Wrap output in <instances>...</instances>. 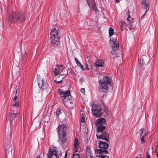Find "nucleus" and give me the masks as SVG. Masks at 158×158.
I'll return each instance as SVG.
<instances>
[{"mask_svg":"<svg viewBox=\"0 0 158 158\" xmlns=\"http://www.w3.org/2000/svg\"><path fill=\"white\" fill-rule=\"evenodd\" d=\"M26 19L25 15L22 12L12 11L8 15V20L9 23H16L21 24Z\"/></svg>","mask_w":158,"mask_h":158,"instance_id":"nucleus-1","label":"nucleus"},{"mask_svg":"<svg viewBox=\"0 0 158 158\" xmlns=\"http://www.w3.org/2000/svg\"><path fill=\"white\" fill-rule=\"evenodd\" d=\"M114 30L111 27H110L109 30V36L111 37L113 35V36L110 39V44L111 45L112 50L111 53L114 55L117 53L119 48L118 41V37L116 34H114Z\"/></svg>","mask_w":158,"mask_h":158,"instance_id":"nucleus-2","label":"nucleus"},{"mask_svg":"<svg viewBox=\"0 0 158 158\" xmlns=\"http://www.w3.org/2000/svg\"><path fill=\"white\" fill-rule=\"evenodd\" d=\"M99 146L100 149H96L95 150V153L103 152L105 154H108V152L107 150L109 147L108 143L106 142L99 141Z\"/></svg>","mask_w":158,"mask_h":158,"instance_id":"nucleus-3","label":"nucleus"},{"mask_svg":"<svg viewBox=\"0 0 158 158\" xmlns=\"http://www.w3.org/2000/svg\"><path fill=\"white\" fill-rule=\"evenodd\" d=\"M148 57L145 55L143 56L139 62L138 65L140 69L142 70L144 69L148 64Z\"/></svg>","mask_w":158,"mask_h":158,"instance_id":"nucleus-4","label":"nucleus"},{"mask_svg":"<svg viewBox=\"0 0 158 158\" xmlns=\"http://www.w3.org/2000/svg\"><path fill=\"white\" fill-rule=\"evenodd\" d=\"M47 158H59L57 154V148L54 147H51L47 154Z\"/></svg>","mask_w":158,"mask_h":158,"instance_id":"nucleus-5","label":"nucleus"},{"mask_svg":"<svg viewBox=\"0 0 158 158\" xmlns=\"http://www.w3.org/2000/svg\"><path fill=\"white\" fill-rule=\"evenodd\" d=\"M120 25L121 29V31H122L124 29V28L127 31L128 28L130 30L132 29V26L133 25V23L130 22V21H128L127 22H125L124 21H120L119 23Z\"/></svg>","mask_w":158,"mask_h":158,"instance_id":"nucleus-6","label":"nucleus"},{"mask_svg":"<svg viewBox=\"0 0 158 158\" xmlns=\"http://www.w3.org/2000/svg\"><path fill=\"white\" fill-rule=\"evenodd\" d=\"M97 138L101 139L106 140L107 142H109V135L105 131L102 132H98L96 134Z\"/></svg>","mask_w":158,"mask_h":158,"instance_id":"nucleus-7","label":"nucleus"},{"mask_svg":"<svg viewBox=\"0 0 158 158\" xmlns=\"http://www.w3.org/2000/svg\"><path fill=\"white\" fill-rule=\"evenodd\" d=\"M58 134H67V127L64 124H59L57 128Z\"/></svg>","mask_w":158,"mask_h":158,"instance_id":"nucleus-8","label":"nucleus"},{"mask_svg":"<svg viewBox=\"0 0 158 158\" xmlns=\"http://www.w3.org/2000/svg\"><path fill=\"white\" fill-rule=\"evenodd\" d=\"M92 110L93 114L97 117L101 116L103 113L105 111V110L102 108L98 109H92Z\"/></svg>","mask_w":158,"mask_h":158,"instance_id":"nucleus-9","label":"nucleus"},{"mask_svg":"<svg viewBox=\"0 0 158 158\" xmlns=\"http://www.w3.org/2000/svg\"><path fill=\"white\" fill-rule=\"evenodd\" d=\"M110 78L108 77L105 76L102 80L99 81V83L100 84L110 85Z\"/></svg>","mask_w":158,"mask_h":158,"instance_id":"nucleus-10","label":"nucleus"},{"mask_svg":"<svg viewBox=\"0 0 158 158\" xmlns=\"http://www.w3.org/2000/svg\"><path fill=\"white\" fill-rule=\"evenodd\" d=\"M51 42L53 46L58 45L60 44V37H51Z\"/></svg>","mask_w":158,"mask_h":158,"instance_id":"nucleus-11","label":"nucleus"},{"mask_svg":"<svg viewBox=\"0 0 158 158\" xmlns=\"http://www.w3.org/2000/svg\"><path fill=\"white\" fill-rule=\"evenodd\" d=\"M67 134H58L59 137L58 140L59 141L61 142V144H64L66 142L67 140Z\"/></svg>","mask_w":158,"mask_h":158,"instance_id":"nucleus-12","label":"nucleus"},{"mask_svg":"<svg viewBox=\"0 0 158 158\" xmlns=\"http://www.w3.org/2000/svg\"><path fill=\"white\" fill-rule=\"evenodd\" d=\"M62 101L64 102V105L70 109H72L75 105L74 104L72 101L65 100V98L63 99Z\"/></svg>","mask_w":158,"mask_h":158,"instance_id":"nucleus-13","label":"nucleus"},{"mask_svg":"<svg viewBox=\"0 0 158 158\" xmlns=\"http://www.w3.org/2000/svg\"><path fill=\"white\" fill-rule=\"evenodd\" d=\"M106 123V120L105 119L102 118H99L96 120L95 122V125L96 126L105 125Z\"/></svg>","mask_w":158,"mask_h":158,"instance_id":"nucleus-14","label":"nucleus"},{"mask_svg":"<svg viewBox=\"0 0 158 158\" xmlns=\"http://www.w3.org/2000/svg\"><path fill=\"white\" fill-rule=\"evenodd\" d=\"M142 6L144 9L146 10L145 13L146 12L149 8L148 1L146 0H142Z\"/></svg>","mask_w":158,"mask_h":158,"instance_id":"nucleus-15","label":"nucleus"},{"mask_svg":"<svg viewBox=\"0 0 158 158\" xmlns=\"http://www.w3.org/2000/svg\"><path fill=\"white\" fill-rule=\"evenodd\" d=\"M46 81L45 80L43 79V78L42 80L40 82L38 83L39 87L40 88V89L43 90L45 89L46 87Z\"/></svg>","mask_w":158,"mask_h":158,"instance_id":"nucleus-16","label":"nucleus"},{"mask_svg":"<svg viewBox=\"0 0 158 158\" xmlns=\"http://www.w3.org/2000/svg\"><path fill=\"white\" fill-rule=\"evenodd\" d=\"M18 114V113H15L14 111H12L10 113L9 116L8 117V119L11 122L13 121L15 118L17 117Z\"/></svg>","mask_w":158,"mask_h":158,"instance_id":"nucleus-17","label":"nucleus"},{"mask_svg":"<svg viewBox=\"0 0 158 158\" xmlns=\"http://www.w3.org/2000/svg\"><path fill=\"white\" fill-rule=\"evenodd\" d=\"M109 86H110V85L100 84L99 89L101 91L106 92L108 90Z\"/></svg>","mask_w":158,"mask_h":158,"instance_id":"nucleus-18","label":"nucleus"},{"mask_svg":"<svg viewBox=\"0 0 158 158\" xmlns=\"http://www.w3.org/2000/svg\"><path fill=\"white\" fill-rule=\"evenodd\" d=\"M85 158H94L91 150L89 148H86L85 151Z\"/></svg>","mask_w":158,"mask_h":158,"instance_id":"nucleus-19","label":"nucleus"},{"mask_svg":"<svg viewBox=\"0 0 158 158\" xmlns=\"http://www.w3.org/2000/svg\"><path fill=\"white\" fill-rule=\"evenodd\" d=\"M103 60H98L94 63V66L97 68H99V67H103Z\"/></svg>","mask_w":158,"mask_h":158,"instance_id":"nucleus-20","label":"nucleus"},{"mask_svg":"<svg viewBox=\"0 0 158 158\" xmlns=\"http://www.w3.org/2000/svg\"><path fill=\"white\" fill-rule=\"evenodd\" d=\"M55 36L60 37L57 31L55 28H54L50 32V37Z\"/></svg>","mask_w":158,"mask_h":158,"instance_id":"nucleus-21","label":"nucleus"},{"mask_svg":"<svg viewBox=\"0 0 158 158\" xmlns=\"http://www.w3.org/2000/svg\"><path fill=\"white\" fill-rule=\"evenodd\" d=\"M74 150L75 151H78L79 148H80L79 141L78 139L77 138L75 139L74 141Z\"/></svg>","mask_w":158,"mask_h":158,"instance_id":"nucleus-22","label":"nucleus"},{"mask_svg":"<svg viewBox=\"0 0 158 158\" xmlns=\"http://www.w3.org/2000/svg\"><path fill=\"white\" fill-rule=\"evenodd\" d=\"M97 126V129L98 132H102L106 128V126L102 125H98Z\"/></svg>","mask_w":158,"mask_h":158,"instance_id":"nucleus-23","label":"nucleus"},{"mask_svg":"<svg viewBox=\"0 0 158 158\" xmlns=\"http://www.w3.org/2000/svg\"><path fill=\"white\" fill-rule=\"evenodd\" d=\"M88 6L91 9L93 5L95 4L94 0H86Z\"/></svg>","mask_w":158,"mask_h":158,"instance_id":"nucleus-24","label":"nucleus"},{"mask_svg":"<svg viewBox=\"0 0 158 158\" xmlns=\"http://www.w3.org/2000/svg\"><path fill=\"white\" fill-rule=\"evenodd\" d=\"M62 75H60L57 78L54 80V82L56 83H60L62 82V81L64 78V77H61Z\"/></svg>","mask_w":158,"mask_h":158,"instance_id":"nucleus-25","label":"nucleus"},{"mask_svg":"<svg viewBox=\"0 0 158 158\" xmlns=\"http://www.w3.org/2000/svg\"><path fill=\"white\" fill-rule=\"evenodd\" d=\"M69 94H70V92L69 90H68L65 92H63L62 94H61V97L64 98H65V100H66L67 99L66 98Z\"/></svg>","mask_w":158,"mask_h":158,"instance_id":"nucleus-26","label":"nucleus"},{"mask_svg":"<svg viewBox=\"0 0 158 158\" xmlns=\"http://www.w3.org/2000/svg\"><path fill=\"white\" fill-rule=\"evenodd\" d=\"M138 132L140 136H145L146 135L145 131L144 129H140Z\"/></svg>","mask_w":158,"mask_h":158,"instance_id":"nucleus-27","label":"nucleus"},{"mask_svg":"<svg viewBox=\"0 0 158 158\" xmlns=\"http://www.w3.org/2000/svg\"><path fill=\"white\" fill-rule=\"evenodd\" d=\"M56 68L58 70L60 71V75H62L63 74H64V73H62V72L63 70H65L64 69H63L62 65H60L59 66H57Z\"/></svg>","mask_w":158,"mask_h":158,"instance_id":"nucleus-28","label":"nucleus"},{"mask_svg":"<svg viewBox=\"0 0 158 158\" xmlns=\"http://www.w3.org/2000/svg\"><path fill=\"white\" fill-rule=\"evenodd\" d=\"M128 17L127 18V22H128V21H130V22H132V23H133V22H134V19L131 18L130 16H129V10H128Z\"/></svg>","mask_w":158,"mask_h":158,"instance_id":"nucleus-29","label":"nucleus"},{"mask_svg":"<svg viewBox=\"0 0 158 158\" xmlns=\"http://www.w3.org/2000/svg\"><path fill=\"white\" fill-rule=\"evenodd\" d=\"M53 71L55 76L58 75L60 73V71L58 70L56 68Z\"/></svg>","mask_w":158,"mask_h":158,"instance_id":"nucleus-30","label":"nucleus"},{"mask_svg":"<svg viewBox=\"0 0 158 158\" xmlns=\"http://www.w3.org/2000/svg\"><path fill=\"white\" fill-rule=\"evenodd\" d=\"M96 153L98 154H99L96 156L95 158H102V155L105 154V153Z\"/></svg>","mask_w":158,"mask_h":158,"instance_id":"nucleus-31","label":"nucleus"},{"mask_svg":"<svg viewBox=\"0 0 158 158\" xmlns=\"http://www.w3.org/2000/svg\"><path fill=\"white\" fill-rule=\"evenodd\" d=\"M73 158H80V156L79 154L77 153H75V152H73Z\"/></svg>","mask_w":158,"mask_h":158,"instance_id":"nucleus-32","label":"nucleus"},{"mask_svg":"<svg viewBox=\"0 0 158 158\" xmlns=\"http://www.w3.org/2000/svg\"><path fill=\"white\" fill-rule=\"evenodd\" d=\"M92 8H93L94 10L96 12H98V10L97 7H96L95 4L94 5H93Z\"/></svg>","mask_w":158,"mask_h":158,"instance_id":"nucleus-33","label":"nucleus"},{"mask_svg":"<svg viewBox=\"0 0 158 158\" xmlns=\"http://www.w3.org/2000/svg\"><path fill=\"white\" fill-rule=\"evenodd\" d=\"M74 60L77 66H80V64H81L80 62L79 61L78 59L76 57H75L74 58Z\"/></svg>","mask_w":158,"mask_h":158,"instance_id":"nucleus-34","label":"nucleus"},{"mask_svg":"<svg viewBox=\"0 0 158 158\" xmlns=\"http://www.w3.org/2000/svg\"><path fill=\"white\" fill-rule=\"evenodd\" d=\"M14 102L15 103L13 105V106H16L17 107L20 106V104L19 102H17L16 101Z\"/></svg>","mask_w":158,"mask_h":158,"instance_id":"nucleus-35","label":"nucleus"},{"mask_svg":"<svg viewBox=\"0 0 158 158\" xmlns=\"http://www.w3.org/2000/svg\"><path fill=\"white\" fill-rule=\"evenodd\" d=\"M144 137V136H140L141 143L142 142H144L145 141Z\"/></svg>","mask_w":158,"mask_h":158,"instance_id":"nucleus-36","label":"nucleus"},{"mask_svg":"<svg viewBox=\"0 0 158 158\" xmlns=\"http://www.w3.org/2000/svg\"><path fill=\"white\" fill-rule=\"evenodd\" d=\"M61 113V111L60 110H57L56 112V115H57L58 116V115H60Z\"/></svg>","mask_w":158,"mask_h":158,"instance_id":"nucleus-37","label":"nucleus"},{"mask_svg":"<svg viewBox=\"0 0 158 158\" xmlns=\"http://www.w3.org/2000/svg\"><path fill=\"white\" fill-rule=\"evenodd\" d=\"M59 93L60 94V95L61 96V94H62L63 91H62V90L60 89H59L58 90Z\"/></svg>","mask_w":158,"mask_h":158,"instance_id":"nucleus-38","label":"nucleus"},{"mask_svg":"<svg viewBox=\"0 0 158 158\" xmlns=\"http://www.w3.org/2000/svg\"><path fill=\"white\" fill-rule=\"evenodd\" d=\"M81 121L82 123H84L85 122V119L84 117H82L81 118Z\"/></svg>","mask_w":158,"mask_h":158,"instance_id":"nucleus-39","label":"nucleus"},{"mask_svg":"<svg viewBox=\"0 0 158 158\" xmlns=\"http://www.w3.org/2000/svg\"><path fill=\"white\" fill-rule=\"evenodd\" d=\"M85 89L84 88H81V92L84 94H85Z\"/></svg>","mask_w":158,"mask_h":158,"instance_id":"nucleus-40","label":"nucleus"},{"mask_svg":"<svg viewBox=\"0 0 158 158\" xmlns=\"http://www.w3.org/2000/svg\"><path fill=\"white\" fill-rule=\"evenodd\" d=\"M102 158H109L108 156L105 155L104 154L102 155Z\"/></svg>","mask_w":158,"mask_h":158,"instance_id":"nucleus-41","label":"nucleus"},{"mask_svg":"<svg viewBox=\"0 0 158 158\" xmlns=\"http://www.w3.org/2000/svg\"><path fill=\"white\" fill-rule=\"evenodd\" d=\"M79 67L81 68L82 70H85L84 66L82 65L81 64H80V65Z\"/></svg>","mask_w":158,"mask_h":158,"instance_id":"nucleus-42","label":"nucleus"},{"mask_svg":"<svg viewBox=\"0 0 158 158\" xmlns=\"http://www.w3.org/2000/svg\"><path fill=\"white\" fill-rule=\"evenodd\" d=\"M17 96H16V94L13 99V101L15 102L16 101V99H17Z\"/></svg>","mask_w":158,"mask_h":158,"instance_id":"nucleus-43","label":"nucleus"},{"mask_svg":"<svg viewBox=\"0 0 158 158\" xmlns=\"http://www.w3.org/2000/svg\"><path fill=\"white\" fill-rule=\"evenodd\" d=\"M156 152L158 153V145L156 146Z\"/></svg>","mask_w":158,"mask_h":158,"instance_id":"nucleus-44","label":"nucleus"},{"mask_svg":"<svg viewBox=\"0 0 158 158\" xmlns=\"http://www.w3.org/2000/svg\"><path fill=\"white\" fill-rule=\"evenodd\" d=\"M86 68L87 70H89V69L88 67V66L87 64H86Z\"/></svg>","mask_w":158,"mask_h":158,"instance_id":"nucleus-45","label":"nucleus"},{"mask_svg":"<svg viewBox=\"0 0 158 158\" xmlns=\"http://www.w3.org/2000/svg\"><path fill=\"white\" fill-rule=\"evenodd\" d=\"M105 110V112H106V113L107 114H109V111H108V110Z\"/></svg>","mask_w":158,"mask_h":158,"instance_id":"nucleus-46","label":"nucleus"},{"mask_svg":"<svg viewBox=\"0 0 158 158\" xmlns=\"http://www.w3.org/2000/svg\"><path fill=\"white\" fill-rule=\"evenodd\" d=\"M147 158H150V156L149 154H148L147 156Z\"/></svg>","mask_w":158,"mask_h":158,"instance_id":"nucleus-47","label":"nucleus"},{"mask_svg":"<svg viewBox=\"0 0 158 158\" xmlns=\"http://www.w3.org/2000/svg\"><path fill=\"white\" fill-rule=\"evenodd\" d=\"M26 53L25 52V53L24 54V55L23 56L22 58L23 59V57H25V56H26Z\"/></svg>","mask_w":158,"mask_h":158,"instance_id":"nucleus-48","label":"nucleus"},{"mask_svg":"<svg viewBox=\"0 0 158 158\" xmlns=\"http://www.w3.org/2000/svg\"><path fill=\"white\" fill-rule=\"evenodd\" d=\"M18 88H19V87L18 86V85H17L16 86V92H15L16 94L17 93V89H18Z\"/></svg>","mask_w":158,"mask_h":158,"instance_id":"nucleus-49","label":"nucleus"},{"mask_svg":"<svg viewBox=\"0 0 158 158\" xmlns=\"http://www.w3.org/2000/svg\"><path fill=\"white\" fill-rule=\"evenodd\" d=\"M97 106L95 104H94L93 105V107L94 108H96Z\"/></svg>","mask_w":158,"mask_h":158,"instance_id":"nucleus-50","label":"nucleus"},{"mask_svg":"<svg viewBox=\"0 0 158 158\" xmlns=\"http://www.w3.org/2000/svg\"><path fill=\"white\" fill-rule=\"evenodd\" d=\"M115 2L116 3H118L119 2V0H115Z\"/></svg>","mask_w":158,"mask_h":158,"instance_id":"nucleus-51","label":"nucleus"},{"mask_svg":"<svg viewBox=\"0 0 158 158\" xmlns=\"http://www.w3.org/2000/svg\"><path fill=\"white\" fill-rule=\"evenodd\" d=\"M67 156V152L66 151L65 152V156Z\"/></svg>","mask_w":158,"mask_h":158,"instance_id":"nucleus-52","label":"nucleus"},{"mask_svg":"<svg viewBox=\"0 0 158 158\" xmlns=\"http://www.w3.org/2000/svg\"><path fill=\"white\" fill-rule=\"evenodd\" d=\"M36 158H40V156H38Z\"/></svg>","mask_w":158,"mask_h":158,"instance_id":"nucleus-53","label":"nucleus"},{"mask_svg":"<svg viewBox=\"0 0 158 158\" xmlns=\"http://www.w3.org/2000/svg\"><path fill=\"white\" fill-rule=\"evenodd\" d=\"M156 156H157V158H158V154H156Z\"/></svg>","mask_w":158,"mask_h":158,"instance_id":"nucleus-54","label":"nucleus"},{"mask_svg":"<svg viewBox=\"0 0 158 158\" xmlns=\"http://www.w3.org/2000/svg\"><path fill=\"white\" fill-rule=\"evenodd\" d=\"M62 155V152H61V153H60V155Z\"/></svg>","mask_w":158,"mask_h":158,"instance_id":"nucleus-55","label":"nucleus"},{"mask_svg":"<svg viewBox=\"0 0 158 158\" xmlns=\"http://www.w3.org/2000/svg\"><path fill=\"white\" fill-rule=\"evenodd\" d=\"M67 156H65L64 158H67Z\"/></svg>","mask_w":158,"mask_h":158,"instance_id":"nucleus-56","label":"nucleus"}]
</instances>
